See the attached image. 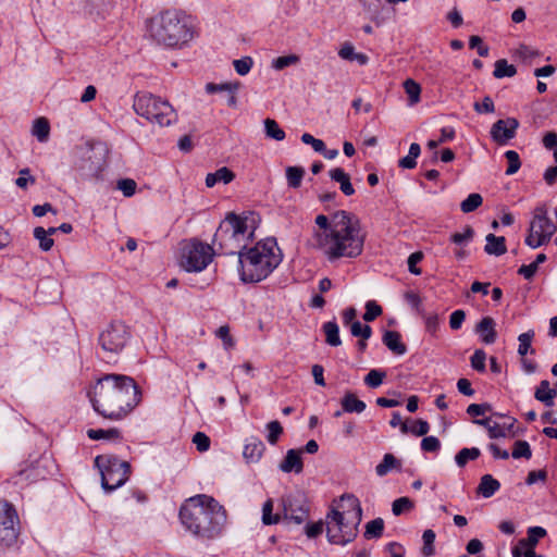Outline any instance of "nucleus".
Returning a JSON list of instances; mask_svg holds the SVG:
<instances>
[{
	"instance_id": "10",
	"label": "nucleus",
	"mask_w": 557,
	"mask_h": 557,
	"mask_svg": "<svg viewBox=\"0 0 557 557\" xmlns=\"http://www.w3.org/2000/svg\"><path fill=\"white\" fill-rule=\"evenodd\" d=\"M547 213L545 205H540L534 209L529 234L525 237V244L533 249L547 244L557 231V225L548 218Z\"/></svg>"
},
{
	"instance_id": "56",
	"label": "nucleus",
	"mask_w": 557,
	"mask_h": 557,
	"mask_svg": "<svg viewBox=\"0 0 557 557\" xmlns=\"http://www.w3.org/2000/svg\"><path fill=\"white\" fill-rule=\"evenodd\" d=\"M253 64L252 58L243 57L242 59L234 60L233 65L238 75H246L249 73Z\"/></svg>"
},
{
	"instance_id": "23",
	"label": "nucleus",
	"mask_w": 557,
	"mask_h": 557,
	"mask_svg": "<svg viewBox=\"0 0 557 557\" xmlns=\"http://www.w3.org/2000/svg\"><path fill=\"white\" fill-rule=\"evenodd\" d=\"M486 244L484 247V251L491 256H503L507 251L506 239L504 236H495L494 234H488L485 237Z\"/></svg>"
},
{
	"instance_id": "50",
	"label": "nucleus",
	"mask_w": 557,
	"mask_h": 557,
	"mask_svg": "<svg viewBox=\"0 0 557 557\" xmlns=\"http://www.w3.org/2000/svg\"><path fill=\"white\" fill-rule=\"evenodd\" d=\"M299 62V57L296 54L283 55L272 61V67L276 71H282L287 66L295 65Z\"/></svg>"
},
{
	"instance_id": "54",
	"label": "nucleus",
	"mask_w": 557,
	"mask_h": 557,
	"mask_svg": "<svg viewBox=\"0 0 557 557\" xmlns=\"http://www.w3.org/2000/svg\"><path fill=\"white\" fill-rule=\"evenodd\" d=\"M382 314V308L374 300H369L366 304V312L363 314V320L367 322H371L375 320L377 317Z\"/></svg>"
},
{
	"instance_id": "34",
	"label": "nucleus",
	"mask_w": 557,
	"mask_h": 557,
	"mask_svg": "<svg viewBox=\"0 0 557 557\" xmlns=\"http://www.w3.org/2000/svg\"><path fill=\"white\" fill-rule=\"evenodd\" d=\"M517 73V69L512 64H508L507 60L500 59L495 62L493 75L496 78L512 77Z\"/></svg>"
},
{
	"instance_id": "2",
	"label": "nucleus",
	"mask_w": 557,
	"mask_h": 557,
	"mask_svg": "<svg viewBox=\"0 0 557 557\" xmlns=\"http://www.w3.org/2000/svg\"><path fill=\"white\" fill-rule=\"evenodd\" d=\"M140 396L136 382L122 374L104 375L88 392L95 411L110 420L126 417L139 404Z\"/></svg>"
},
{
	"instance_id": "45",
	"label": "nucleus",
	"mask_w": 557,
	"mask_h": 557,
	"mask_svg": "<svg viewBox=\"0 0 557 557\" xmlns=\"http://www.w3.org/2000/svg\"><path fill=\"white\" fill-rule=\"evenodd\" d=\"M280 521V516L273 513V502L268 499L262 506V522L265 525L275 524Z\"/></svg>"
},
{
	"instance_id": "3",
	"label": "nucleus",
	"mask_w": 557,
	"mask_h": 557,
	"mask_svg": "<svg viewBox=\"0 0 557 557\" xmlns=\"http://www.w3.org/2000/svg\"><path fill=\"white\" fill-rule=\"evenodd\" d=\"M180 519L191 533L213 539L221 534L226 524L227 515L224 507L213 497L200 494L190 497L182 505Z\"/></svg>"
},
{
	"instance_id": "6",
	"label": "nucleus",
	"mask_w": 557,
	"mask_h": 557,
	"mask_svg": "<svg viewBox=\"0 0 557 557\" xmlns=\"http://www.w3.org/2000/svg\"><path fill=\"white\" fill-rule=\"evenodd\" d=\"M247 219L237 215L234 212L226 214L220 223L214 237L213 246L223 255H235L245 248V240L252 236L253 232L247 235Z\"/></svg>"
},
{
	"instance_id": "41",
	"label": "nucleus",
	"mask_w": 557,
	"mask_h": 557,
	"mask_svg": "<svg viewBox=\"0 0 557 557\" xmlns=\"http://www.w3.org/2000/svg\"><path fill=\"white\" fill-rule=\"evenodd\" d=\"M511 456L515 459H530L532 457L530 444L523 440L516 441L513 444Z\"/></svg>"
},
{
	"instance_id": "59",
	"label": "nucleus",
	"mask_w": 557,
	"mask_h": 557,
	"mask_svg": "<svg viewBox=\"0 0 557 557\" xmlns=\"http://www.w3.org/2000/svg\"><path fill=\"white\" fill-rule=\"evenodd\" d=\"M325 522L318 521V522H308L305 527V533L309 539H315L323 532Z\"/></svg>"
},
{
	"instance_id": "27",
	"label": "nucleus",
	"mask_w": 557,
	"mask_h": 557,
	"mask_svg": "<svg viewBox=\"0 0 557 557\" xmlns=\"http://www.w3.org/2000/svg\"><path fill=\"white\" fill-rule=\"evenodd\" d=\"M87 436L92 441L106 440V441L116 442V441L122 440L121 432L116 428H111V429H107V430L89 429V430H87Z\"/></svg>"
},
{
	"instance_id": "14",
	"label": "nucleus",
	"mask_w": 557,
	"mask_h": 557,
	"mask_svg": "<svg viewBox=\"0 0 557 557\" xmlns=\"http://www.w3.org/2000/svg\"><path fill=\"white\" fill-rule=\"evenodd\" d=\"M18 516L14 506L5 499L0 500V546H11L18 536Z\"/></svg>"
},
{
	"instance_id": "17",
	"label": "nucleus",
	"mask_w": 557,
	"mask_h": 557,
	"mask_svg": "<svg viewBox=\"0 0 557 557\" xmlns=\"http://www.w3.org/2000/svg\"><path fill=\"white\" fill-rule=\"evenodd\" d=\"M301 451L302 450L298 449H288L284 459L280 463V470L285 473L295 472L298 474L302 472L304 463L301 459Z\"/></svg>"
},
{
	"instance_id": "55",
	"label": "nucleus",
	"mask_w": 557,
	"mask_h": 557,
	"mask_svg": "<svg viewBox=\"0 0 557 557\" xmlns=\"http://www.w3.org/2000/svg\"><path fill=\"white\" fill-rule=\"evenodd\" d=\"M137 184L132 178H121L117 181L116 188L123 193L125 197H132L136 191Z\"/></svg>"
},
{
	"instance_id": "47",
	"label": "nucleus",
	"mask_w": 557,
	"mask_h": 557,
	"mask_svg": "<svg viewBox=\"0 0 557 557\" xmlns=\"http://www.w3.org/2000/svg\"><path fill=\"white\" fill-rule=\"evenodd\" d=\"M350 333L355 337H359L362 339H369L372 335V329L368 324H362L360 321H356L351 323Z\"/></svg>"
},
{
	"instance_id": "46",
	"label": "nucleus",
	"mask_w": 557,
	"mask_h": 557,
	"mask_svg": "<svg viewBox=\"0 0 557 557\" xmlns=\"http://www.w3.org/2000/svg\"><path fill=\"white\" fill-rule=\"evenodd\" d=\"M265 428L268 431L267 441L271 445H275L277 443L280 436L283 434V426L281 425V423L278 421L274 420V421L269 422Z\"/></svg>"
},
{
	"instance_id": "22",
	"label": "nucleus",
	"mask_w": 557,
	"mask_h": 557,
	"mask_svg": "<svg viewBox=\"0 0 557 557\" xmlns=\"http://www.w3.org/2000/svg\"><path fill=\"white\" fill-rule=\"evenodd\" d=\"M331 180L339 183V188L345 196L355 194V188L350 182L349 175L342 169L335 168L329 172Z\"/></svg>"
},
{
	"instance_id": "39",
	"label": "nucleus",
	"mask_w": 557,
	"mask_h": 557,
	"mask_svg": "<svg viewBox=\"0 0 557 557\" xmlns=\"http://www.w3.org/2000/svg\"><path fill=\"white\" fill-rule=\"evenodd\" d=\"M482 196L478 193H472L463 201H461L460 210L463 213L473 212L482 205Z\"/></svg>"
},
{
	"instance_id": "12",
	"label": "nucleus",
	"mask_w": 557,
	"mask_h": 557,
	"mask_svg": "<svg viewBox=\"0 0 557 557\" xmlns=\"http://www.w3.org/2000/svg\"><path fill=\"white\" fill-rule=\"evenodd\" d=\"M129 339L128 327L120 321H114L99 334L98 343L108 357H114L123 351Z\"/></svg>"
},
{
	"instance_id": "61",
	"label": "nucleus",
	"mask_w": 557,
	"mask_h": 557,
	"mask_svg": "<svg viewBox=\"0 0 557 557\" xmlns=\"http://www.w3.org/2000/svg\"><path fill=\"white\" fill-rule=\"evenodd\" d=\"M492 410V406L487 403L483 404H471L467 408V413L472 417L483 416Z\"/></svg>"
},
{
	"instance_id": "18",
	"label": "nucleus",
	"mask_w": 557,
	"mask_h": 557,
	"mask_svg": "<svg viewBox=\"0 0 557 557\" xmlns=\"http://www.w3.org/2000/svg\"><path fill=\"white\" fill-rule=\"evenodd\" d=\"M475 332L480 335L481 341L491 345L496 342L497 332L495 330V321L491 317H484L481 321L475 325Z\"/></svg>"
},
{
	"instance_id": "58",
	"label": "nucleus",
	"mask_w": 557,
	"mask_h": 557,
	"mask_svg": "<svg viewBox=\"0 0 557 557\" xmlns=\"http://www.w3.org/2000/svg\"><path fill=\"white\" fill-rule=\"evenodd\" d=\"M193 443L198 451L203 453L210 448V438L202 432H197L193 436Z\"/></svg>"
},
{
	"instance_id": "29",
	"label": "nucleus",
	"mask_w": 557,
	"mask_h": 557,
	"mask_svg": "<svg viewBox=\"0 0 557 557\" xmlns=\"http://www.w3.org/2000/svg\"><path fill=\"white\" fill-rule=\"evenodd\" d=\"M400 461L392 454H385L383 460L375 467L379 476H385L393 469H400Z\"/></svg>"
},
{
	"instance_id": "37",
	"label": "nucleus",
	"mask_w": 557,
	"mask_h": 557,
	"mask_svg": "<svg viewBox=\"0 0 557 557\" xmlns=\"http://www.w3.org/2000/svg\"><path fill=\"white\" fill-rule=\"evenodd\" d=\"M404 88L409 98V104L413 106L420 101L421 87L411 78L404 82Z\"/></svg>"
},
{
	"instance_id": "36",
	"label": "nucleus",
	"mask_w": 557,
	"mask_h": 557,
	"mask_svg": "<svg viewBox=\"0 0 557 557\" xmlns=\"http://www.w3.org/2000/svg\"><path fill=\"white\" fill-rule=\"evenodd\" d=\"M305 170L301 166H288L286 169L287 184L290 188H298L301 184Z\"/></svg>"
},
{
	"instance_id": "19",
	"label": "nucleus",
	"mask_w": 557,
	"mask_h": 557,
	"mask_svg": "<svg viewBox=\"0 0 557 557\" xmlns=\"http://www.w3.org/2000/svg\"><path fill=\"white\" fill-rule=\"evenodd\" d=\"M264 444L258 437H250L247 440L243 456L247 462H257L264 451Z\"/></svg>"
},
{
	"instance_id": "15",
	"label": "nucleus",
	"mask_w": 557,
	"mask_h": 557,
	"mask_svg": "<svg viewBox=\"0 0 557 557\" xmlns=\"http://www.w3.org/2000/svg\"><path fill=\"white\" fill-rule=\"evenodd\" d=\"M519 122L515 117L496 121L491 128V137L498 145H506L516 136Z\"/></svg>"
},
{
	"instance_id": "60",
	"label": "nucleus",
	"mask_w": 557,
	"mask_h": 557,
	"mask_svg": "<svg viewBox=\"0 0 557 557\" xmlns=\"http://www.w3.org/2000/svg\"><path fill=\"white\" fill-rule=\"evenodd\" d=\"M406 301L417 311L418 314H423L424 310L421 306V298L419 294L409 290L405 293Z\"/></svg>"
},
{
	"instance_id": "35",
	"label": "nucleus",
	"mask_w": 557,
	"mask_h": 557,
	"mask_svg": "<svg viewBox=\"0 0 557 557\" xmlns=\"http://www.w3.org/2000/svg\"><path fill=\"white\" fill-rule=\"evenodd\" d=\"M50 132V125L47 119L39 117L36 119L33 126V134L37 137L40 143H44L48 139Z\"/></svg>"
},
{
	"instance_id": "32",
	"label": "nucleus",
	"mask_w": 557,
	"mask_h": 557,
	"mask_svg": "<svg viewBox=\"0 0 557 557\" xmlns=\"http://www.w3.org/2000/svg\"><path fill=\"white\" fill-rule=\"evenodd\" d=\"M481 451L476 447L462 448L455 456V461L458 467L463 468L469 460H475L480 457Z\"/></svg>"
},
{
	"instance_id": "11",
	"label": "nucleus",
	"mask_w": 557,
	"mask_h": 557,
	"mask_svg": "<svg viewBox=\"0 0 557 557\" xmlns=\"http://www.w3.org/2000/svg\"><path fill=\"white\" fill-rule=\"evenodd\" d=\"M213 246L191 239L182 248L181 265L187 272H200L212 261Z\"/></svg>"
},
{
	"instance_id": "7",
	"label": "nucleus",
	"mask_w": 557,
	"mask_h": 557,
	"mask_svg": "<svg viewBox=\"0 0 557 557\" xmlns=\"http://www.w3.org/2000/svg\"><path fill=\"white\" fill-rule=\"evenodd\" d=\"M133 109L138 115L161 127L177 122V113L172 104L150 92H137L134 97Z\"/></svg>"
},
{
	"instance_id": "30",
	"label": "nucleus",
	"mask_w": 557,
	"mask_h": 557,
	"mask_svg": "<svg viewBox=\"0 0 557 557\" xmlns=\"http://www.w3.org/2000/svg\"><path fill=\"white\" fill-rule=\"evenodd\" d=\"M421 153V147L417 143H412L406 157L399 159L398 166L403 169H414L417 166V158Z\"/></svg>"
},
{
	"instance_id": "26",
	"label": "nucleus",
	"mask_w": 557,
	"mask_h": 557,
	"mask_svg": "<svg viewBox=\"0 0 557 557\" xmlns=\"http://www.w3.org/2000/svg\"><path fill=\"white\" fill-rule=\"evenodd\" d=\"M341 405H342L343 411L348 412V413H352V412L361 413L362 411H364V409L367 407L366 403L358 399L357 396L351 392H347L344 395V397L341 400Z\"/></svg>"
},
{
	"instance_id": "4",
	"label": "nucleus",
	"mask_w": 557,
	"mask_h": 557,
	"mask_svg": "<svg viewBox=\"0 0 557 557\" xmlns=\"http://www.w3.org/2000/svg\"><path fill=\"white\" fill-rule=\"evenodd\" d=\"M276 239L268 237L253 247L238 251L239 275L244 283H257L267 278L282 262Z\"/></svg>"
},
{
	"instance_id": "8",
	"label": "nucleus",
	"mask_w": 557,
	"mask_h": 557,
	"mask_svg": "<svg viewBox=\"0 0 557 557\" xmlns=\"http://www.w3.org/2000/svg\"><path fill=\"white\" fill-rule=\"evenodd\" d=\"M361 518L345 515L339 509H330L325 517L327 541L336 545H346L352 542L359 532Z\"/></svg>"
},
{
	"instance_id": "5",
	"label": "nucleus",
	"mask_w": 557,
	"mask_h": 557,
	"mask_svg": "<svg viewBox=\"0 0 557 557\" xmlns=\"http://www.w3.org/2000/svg\"><path fill=\"white\" fill-rule=\"evenodd\" d=\"M149 37L158 45L181 47L194 37L189 16L177 11H164L148 23Z\"/></svg>"
},
{
	"instance_id": "21",
	"label": "nucleus",
	"mask_w": 557,
	"mask_h": 557,
	"mask_svg": "<svg viewBox=\"0 0 557 557\" xmlns=\"http://www.w3.org/2000/svg\"><path fill=\"white\" fill-rule=\"evenodd\" d=\"M556 396V388H552L547 380L541 381L534 392V398L544 404L546 407L554 406V399Z\"/></svg>"
},
{
	"instance_id": "64",
	"label": "nucleus",
	"mask_w": 557,
	"mask_h": 557,
	"mask_svg": "<svg viewBox=\"0 0 557 557\" xmlns=\"http://www.w3.org/2000/svg\"><path fill=\"white\" fill-rule=\"evenodd\" d=\"M441 443L435 436H425L421 441V449L424 451L435 453L440 449Z\"/></svg>"
},
{
	"instance_id": "25",
	"label": "nucleus",
	"mask_w": 557,
	"mask_h": 557,
	"mask_svg": "<svg viewBox=\"0 0 557 557\" xmlns=\"http://www.w3.org/2000/svg\"><path fill=\"white\" fill-rule=\"evenodd\" d=\"M235 178V174L226 166L220 168L213 173H208L206 176V186L211 188L216 183L228 184Z\"/></svg>"
},
{
	"instance_id": "57",
	"label": "nucleus",
	"mask_w": 557,
	"mask_h": 557,
	"mask_svg": "<svg viewBox=\"0 0 557 557\" xmlns=\"http://www.w3.org/2000/svg\"><path fill=\"white\" fill-rule=\"evenodd\" d=\"M420 315L424 320L426 332H429L431 335H435L440 327V320L437 313L426 314L425 312H423V314Z\"/></svg>"
},
{
	"instance_id": "42",
	"label": "nucleus",
	"mask_w": 557,
	"mask_h": 557,
	"mask_svg": "<svg viewBox=\"0 0 557 557\" xmlns=\"http://www.w3.org/2000/svg\"><path fill=\"white\" fill-rule=\"evenodd\" d=\"M34 237L39 242L42 251H49L53 247V239L48 236L46 230L41 226L34 228Z\"/></svg>"
},
{
	"instance_id": "1",
	"label": "nucleus",
	"mask_w": 557,
	"mask_h": 557,
	"mask_svg": "<svg viewBox=\"0 0 557 557\" xmlns=\"http://www.w3.org/2000/svg\"><path fill=\"white\" fill-rule=\"evenodd\" d=\"M315 224L323 230L315 237L330 261L361 255L364 237L360 233L359 221L347 211H337L331 220L324 214L315 218Z\"/></svg>"
},
{
	"instance_id": "40",
	"label": "nucleus",
	"mask_w": 557,
	"mask_h": 557,
	"mask_svg": "<svg viewBox=\"0 0 557 557\" xmlns=\"http://www.w3.org/2000/svg\"><path fill=\"white\" fill-rule=\"evenodd\" d=\"M435 533L433 530L431 529H428L423 532L422 534V540H423V546H422V549H421V554L424 556V557H431L434 555L435 553V548H434V541H435Z\"/></svg>"
},
{
	"instance_id": "51",
	"label": "nucleus",
	"mask_w": 557,
	"mask_h": 557,
	"mask_svg": "<svg viewBox=\"0 0 557 557\" xmlns=\"http://www.w3.org/2000/svg\"><path fill=\"white\" fill-rule=\"evenodd\" d=\"M473 236H474L473 228L471 226L467 225L462 233H454L450 236V242L456 245L462 246V245H467L469 242H471Z\"/></svg>"
},
{
	"instance_id": "48",
	"label": "nucleus",
	"mask_w": 557,
	"mask_h": 557,
	"mask_svg": "<svg viewBox=\"0 0 557 557\" xmlns=\"http://www.w3.org/2000/svg\"><path fill=\"white\" fill-rule=\"evenodd\" d=\"M505 157L508 161V168L506 170V175H513L517 173L521 166V161L519 154L515 150H507L505 152Z\"/></svg>"
},
{
	"instance_id": "16",
	"label": "nucleus",
	"mask_w": 557,
	"mask_h": 557,
	"mask_svg": "<svg viewBox=\"0 0 557 557\" xmlns=\"http://www.w3.org/2000/svg\"><path fill=\"white\" fill-rule=\"evenodd\" d=\"M335 506L331 509H339V512L345 515H354L357 518L362 519V508L360 500L349 493L343 494L338 500H334Z\"/></svg>"
},
{
	"instance_id": "31",
	"label": "nucleus",
	"mask_w": 557,
	"mask_h": 557,
	"mask_svg": "<svg viewBox=\"0 0 557 557\" xmlns=\"http://www.w3.org/2000/svg\"><path fill=\"white\" fill-rule=\"evenodd\" d=\"M383 531H384V521L382 518H376V519L369 521L366 524V531L363 533V536L367 540L379 539L382 536Z\"/></svg>"
},
{
	"instance_id": "44",
	"label": "nucleus",
	"mask_w": 557,
	"mask_h": 557,
	"mask_svg": "<svg viewBox=\"0 0 557 557\" xmlns=\"http://www.w3.org/2000/svg\"><path fill=\"white\" fill-rule=\"evenodd\" d=\"M385 377H386L385 371L372 369L364 376V384L371 388H376L383 383Z\"/></svg>"
},
{
	"instance_id": "13",
	"label": "nucleus",
	"mask_w": 557,
	"mask_h": 557,
	"mask_svg": "<svg viewBox=\"0 0 557 557\" xmlns=\"http://www.w3.org/2000/svg\"><path fill=\"white\" fill-rule=\"evenodd\" d=\"M284 520L296 525L302 524L309 518L310 506L306 494L296 491L282 498Z\"/></svg>"
},
{
	"instance_id": "62",
	"label": "nucleus",
	"mask_w": 557,
	"mask_h": 557,
	"mask_svg": "<svg viewBox=\"0 0 557 557\" xmlns=\"http://www.w3.org/2000/svg\"><path fill=\"white\" fill-rule=\"evenodd\" d=\"M473 109L478 113H493L495 111V106L491 97L486 96L483 98L482 102H475L473 104Z\"/></svg>"
},
{
	"instance_id": "43",
	"label": "nucleus",
	"mask_w": 557,
	"mask_h": 557,
	"mask_svg": "<svg viewBox=\"0 0 557 557\" xmlns=\"http://www.w3.org/2000/svg\"><path fill=\"white\" fill-rule=\"evenodd\" d=\"M546 530L542 527H530L528 529L527 544L530 545L531 548L533 549V547L536 546V544L539 543L540 539H543L544 536H546ZM520 544L524 545L525 541L521 540Z\"/></svg>"
},
{
	"instance_id": "20",
	"label": "nucleus",
	"mask_w": 557,
	"mask_h": 557,
	"mask_svg": "<svg viewBox=\"0 0 557 557\" xmlns=\"http://www.w3.org/2000/svg\"><path fill=\"white\" fill-rule=\"evenodd\" d=\"M383 344L395 355L403 356L407 351L406 345L397 331H386L382 337Z\"/></svg>"
},
{
	"instance_id": "63",
	"label": "nucleus",
	"mask_w": 557,
	"mask_h": 557,
	"mask_svg": "<svg viewBox=\"0 0 557 557\" xmlns=\"http://www.w3.org/2000/svg\"><path fill=\"white\" fill-rule=\"evenodd\" d=\"M466 319V312L461 309L455 310L449 317V326L451 330L457 331L461 327Z\"/></svg>"
},
{
	"instance_id": "38",
	"label": "nucleus",
	"mask_w": 557,
	"mask_h": 557,
	"mask_svg": "<svg viewBox=\"0 0 557 557\" xmlns=\"http://www.w3.org/2000/svg\"><path fill=\"white\" fill-rule=\"evenodd\" d=\"M533 337H534V331H532V330L519 335V337H518V341H519L518 354L521 357H524L528 352L534 354V349L531 346Z\"/></svg>"
},
{
	"instance_id": "28",
	"label": "nucleus",
	"mask_w": 557,
	"mask_h": 557,
	"mask_svg": "<svg viewBox=\"0 0 557 557\" xmlns=\"http://www.w3.org/2000/svg\"><path fill=\"white\" fill-rule=\"evenodd\" d=\"M322 331L325 335V342L332 347L342 345L339 337V327L336 321H327L322 325Z\"/></svg>"
},
{
	"instance_id": "49",
	"label": "nucleus",
	"mask_w": 557,
	"mask_h": 557,
	"mask_svg": "<svg viewBox=\"0 0 557 557\" xmlns=\"http://www.w3.org/2000/svg\"><path fill=\"white\" fill-rule=\"evenodd\" d=\"M486 354L483 349H476L470 358V363L473 370L483 373L485 372L486 366Z\"/></svg>"
},
{
	"instance_id": "53",
	"label": "nucleus",
	"mask_w": 557,
	"mask_h": 557,
	"mask_svg": "<svg viewBox=\"0 0 557 557\" xmlns=\"http://www.w3.org/2000/svg\"><path fill=\"white\" fill-rule=\"evenodd\" d=\"M413 508V503L408 497H400L393 502L392 511L395 516H400L403 512Z\"/></svg>"
},
{
	"instance_id": "24",
	"label": "nucleus",
	"mask_w": 557,
	"mask_h": 557,
	"mask_svg": "<svg viewBox=\"0 0 557 557\" xmlns=\"http://www.w3.org/2000/svg\"><path fill=\"white\" fill-rule=\"evenodd\" d=\"M500 488V483L493 478L491 474H484L481 478L479 486L476 488L478 494L484 498L492 497Z\"/></svg>"
},
{
	"instance_id": "52",
	"label": "nucleus",
	"mask_w": 557,
	"mask_h": 557,
	"mask_svg": "<svg viewBox=\"0 0 557 557\" xmlns=\"http://www.w3.org/2000/svg\"><path fill=\"white\" fill-rule=\"evenodd\" d=\"M239 87V83L231 84V83H223V84H214V83H208L206 85V91L208 94H215V92H228V91H237Z\"/></svg>"
},
{
	"instance_id": "9",
	"label": "nucleus",
	"mask_w": 557,
	"mask_h": 557,
	"mask_svg": "<svg viewBox=\"0 0 557 557\" xmlns=\"http://www.w3.org/2000/svg\"><path fill=\"white\" fill-rule=\"evenodd\" d=\"M95 466L101 474V486L112 492L126 483L131 474V465L114 455H99Z\"/></svg>"
},
{
	"instance_id": "33",
	"label": "nucleus",
	"mask_w": 557,
	"mask_h": 557,
	"mask_svg": "<svg viewBox=\"0 0 557 557\" xmlns=\"http://www.w3.org/2000/svg\"><path fill=\"white\" fill-rule=\"evenodd\" d=\"M263 123L267 137L276 141H281L285 138V132L280 127L275 120L268 117Z\"/></svg>"
}]
</instances>
